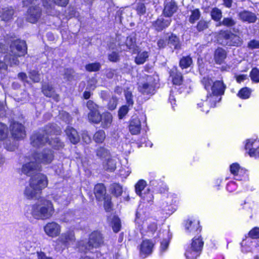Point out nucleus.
<instances>
[{"label":"nucleus","mask_w":259,"mask_h":259,"mask_svg":"<svg viewBox=\"0 0 259 259\" xmlns=\"http://www.w3.org/2000/svg\"><path fill=\"white\" fill-rule=\"evenodd\" d=\"M111 191L112 194L118 197L122 194V188L118 184H113L111 186Z\"/></svg>","instance_id":"nucleus-47"},{"label":"nucleus","mask_w":259,"mask_h":259,"mask_svg":"<svg viewBox=\"0 0 259 259\" xmlns=\"http://www.w3.org/2000/svg\"><path fill=\"white\" fill-rule=\"evenodd\" d=\"M69 0H44L43 5L47 9V12L50 15H54L53 12L55 4L61 7H65Z\"/></svg>","instance_id":"nucleus-18"},{"label":"nucleus","mask_w":259,"mask_h":259,"mask_svg":"<svg viewBox=\"0 0 259 259\" xmlns=\"http://www.w3.org/2000/svg\"><path fill=\"white\" fill-rule=\"evenodd\" d=\"M11 49L15 56L11 59L7 56L5 57L4 62L0 61V70H6L8 65L18 64V60L16 56H21L25 54L27 50L26 43L23 40H15L11 45Z\"/></svg>","instance_id":"nucleus-6"},{"label":"nucleus","mask_w":259,"mask_h":259,"mask_svg":"<svg viewBox=\"0 0 259 259\" xmlns=\"http://www.w3.org/2000/svg\"><path fill=\"white\" fill-rule=\"evenodd\" d=\"M148 214L142 208L140 204L136 213L135 219L136 225L142 234L147 232L153 233L157 229V225L148 219Z\"/></svg>","instance_id":"nucleus-7"},{"label":"nucleus","mask_w":259,"mask_h":259,"mask_svg":"<svg viewBox=\"0 0 259 259\" xmlns=\"http://www.w3.org/2000/svg\"><path fill=\"white\" fill-rule=\"evenodd\" d=\"M117 104V99L115 97H113L108 103V108L110 110H114L116 107Z\"/></svg>","instance_id":"nucleus-62"},{"label":"nucleus","mask_w":259,"mask_h":259,"mask_svg":"<svg viewBox=\"0 0 259 259\" xmlns=\"http://www.w3.org/2000/svg\"><path fill=\"white\" fill-rule=\"evenodd\" d=\"M245 149L248 151L250 156L259 157V140L253 139L247 140L245 144Z\"/></svg>","instance_id":"nucleus-16"},{"label":"nucleus","mask_w":259,"mask_h":259,"mask_svg":"<svg viewBox=\"0 0 259 259\" xmlns=\"http://www.w3.org/2000/svg\"><path fill=\"white\" fill-rule=\"evenodd\" d=\"M173 83L175 85H180L182 81V76L180 72L177 71V69H173L170 72Z\"/></svg>","instance_id":"nucleus-36"},{"label":"nucleus","mask_w":259,"mask_h":259,"mask_svg":"<svg viewBox=\"0 0 259 259\" xmlns=\"http://www.w3.org/2000/svg\"><path fill=\"white\" fill-rule=\"evenodd\" d=\"M171 22L170 19H164L163 18H159L155 21L153 26L154 28L157 31H161L163 29L167 27Z\"/></svg>","instance_id":"nucleus-25"},{"label":"nucleus","mask_w":259,"mask_h":259,"mask_svg":"<svg viewBox=\"0 0 259 259\" xmlns=\"http://www.w3.org/2000/svg\"><path fill=\"white\" fill-rule=\"evenodd\" d=\"M249 238L253 240L255 238H259V228H254L252 229L248 234Z\"/></svg>","instance_id":"nucleus-60"},{"label":"nucleus","mask_w":259,"mask_h":259,"mask_svg":"<svg viewBox=\"0 0 259 259\" xmlns=\"http://www.w3.org/2000/svg\"><path fill=\"white\" fill-rule=\"evenodd\" d=\"M117 161L113 158H108L103 163V168L108 171H113L116 168Z\"/></svg>","instance_id":"nucleus-33"},{"label":"nucleus","mask_w":259,"mask_h":259,"mask_svg":"<svg viewBox=\"0 0 259 259\" xmlns=\"http://www.w3.org/2000/svg\"><path fill=\"white\" fill-rule=\"evenodd\" d=\"M8 135V130L7 126L0 123V141L5 139Z\"/></svg>","instance_id":"nucleus-51"},{"label":"nucleus","mask_w":259,"mask_h":259,"mask_svg":"<svg viewBox=\"0 0 259 259\" xmlns=\"http://www.w3.org/2000/svg\"><path fill=\"white\" fill-rule=\"evenodd\" d=\"M106 137L105 133L103 130L97 132L94 136V140L96 143H102Z\"/></svg>","instance_id":"nucleus-45"},{"label":"nucleus","mask_w":259,"mask_h":259,"mask_svg":"<svg viewBox=\"0 0 259 259\" xmlns=\"http://www.w3.org/2000/svg\"><path fill=\"white\" fill-rule=\"evenodd\" d=\"M146 186V182L143 180H139L135 185L136 193L138 195H141L142 191L143 190Z\"/></svg>","instance_id":"nucleus-44"},{"label":"nucleus","mask_w":259,"mask_h":259,"mask_svg":"<svg viewBox=\"0 0 259 259\" xmlns=\"http://www.w3.org/2000/svg\"><path fill=\"white\" fill-rule=\"evenodd\" d=\"M202 83L207 94L197 103V108L201 111L207 113L210 109L214 107L219 102L225 91V87L222 81L213 80L209 76H205L202 80Z\"/></svg>","instance_id":"nucleus-1"},{"label":"nucleus","mask_w":259,"mask_h":259,"mask_svg":"<svg viewBox=\"0 0 259 259\" xmlns=\"http://www.w3.org/2000/svg\"><path fill=\"white\" fill-rule=\"evenodd\" d=\"M61 226L55 222L48 223L44 228L45 233L51 237H56L61 233Z\"/></svg>","instance_id":"nucleus-17"},{"label":"nucleus","mask_w":259,"mask_h":259,"mask_svg":"<svg viewBox=\"0 0 259 259\" xmlns=\"http://www.w3.org/2000/svg\"><path fill=\"white\" fill-rule=\"evenodd\" d=\"M25 215L31 214L36 220H47L52 217L54 208L52 202L45 198H40L36 203L26 207Z\"/></svg>","instance_id":"nucleus-4"},{"label":"nucleus","mask_w":259,"mask_h":259,"mask_svg":"<svg viewBox=\"0 0 259 259\" xmlns=\"http://www.w3.org/2000/svg\"><path fill=\"white\" fill-rule=\"evenodd\" d=\"M31 177L29 184L24 190V195L28 199H37L41 190L47 186L48 180L47 177L42 174H35Z\"/></svg>","instance_id":"nucleus-5"},{"label":"nucleus","mask_w":259,"mask_h":259,"mask_svg":"<svg viewBox=\"0 0 259 259\" xmlns=\"http://www.w3.org/2000/svg\"><path fill=\"white\" fill-rule=\"evenodd\" d=\"M97 155L102 159H106V160L110 158V152L108 150L104 147H100L97 150Z\"/></svg>","instance_id":"nucleus-41"},{"label":"nucleus","mask_w":259,"mask_h":259,"mask_svg":"<svg viewBox=\"0 0 259 259\" xmlns=\"http://www.w3.org/2000/svg\"><path fill=\"white\" fill-rule=\"evenodd\" d=\"M231 173L235 179L238 181L245 180L248 179L246 170L241 168L238 163H232L230 166Z\"/></svg>","instance_id":"nucleus-15"},{"label":"nucleus","mask_w":259,"mask_h":259,"mask_svg":"<svg viewBox=\"0 0 259 259\" xmlns=\"http://www.w3.org/2000/svg\"><path fill=\"white\" fill-rule=\"evenodd\" d=\"M29 77L34 82H38L40 79V74L35 70L29 72Z\"/></svg>","instance_id":"nucleus-59"},{"label":"nucleus","mask_w":259,"mask_h":259,"mask_svg":"<svg viewBox=\"0 0 259 259\" xmlns=\"http://www.w3.org/2000/svg\"><path fill=\"white\" fill-rule=\"evenodd\" d=\"M251 91L248 88H243L240 90L238 93V96L242 99H246L249 98L250 96Z\"/></svg>","instance_id":"nucleus-46"},{"label":"nucleus","mask_w":259,"mask_h":259,"mask_svg":"<svg viewBox=\"0 0 259 259\" xmlns=\"http://www.w3.org/2000/svg\"><path fill=\"white\" fill-rule=\"evenodd\" d=\"M124 96L126 101V104L128 105V106H133L134 101L132 88L129 87L126 88L124 91Z\"/></svg>","instance_id":"nucleus-40"},{"label":"nucleus","mask_w":259,"mask_h":259,"mask_svg":"<svg viewBox=\"0 0 259 259\" xmlns=\"http://www.w3.org/2000/svg\"><path fill=\"white\" fill-rule=\"evenodd\" d=\"M10 131L14 139H23L25 136L24 126L20 123L14 122L10 125Z\"/></svg>","instance_id":"nucleus-19"},{"label":"nucleus","mask_w":259,"mask_h":259,"mask_svg":"<svg viewBox=\"0 0 259 259\" xmlns=\"http://www.w3.org/2000/svg\"><path fill=\"white\" fill-rule=\"evenodd\" d=\"M42 92L44 94L49 97L53 98L55 100L57 101L59 96L55 94L52 85L49 84H44L42 87Z\"/></svg>","instance_id":"nucleus-29"},{"label":"nucleus","mask_w":259,"mask_h":259,"mask_svg":"<svg viewBox=\"0 0 259 259\" xmlns=\"http://www.w3.org/2000/svg\"><path fill=\"white\" fill-rule=\"evenodd\" d=\"M97 80L95 78L92 77L88 81L87 89L89 90H94L96 88Z\"/></svg>","instance_id":"nucleus-63"},{"label":"nucleus","mask_w":259,"mask_h":259,"mask_svg":"<svg viewBox=\"0 0 259 259\" xmlns=\"http://www.w3.org/2000/svg\"><path fill=\"white\" fill-rule=\"evenodd\" d=\"M226 56L227 54L225 50L222 48L217 49L214 55L215 62L219 64H222L226 58Z\"/></svg>","instance_id":"nucleus-32"},{"label":"nucleus","mask_w":259,"mask_h":259,"mask_svg":"<svg viewBox=\"0 0 259 259\" xmlns=\"http://www.w3.org/2000/svg\"><path fill=\"white\" fill-rule=\"evenodd\" d=\"M54 159V154L52 150L45 149L41 153L34 154L30 161L23 165L21 171L28 176L38 174L40 170V164H48Z\"/></svg>","instance_id":"nucleus-3"},{"label":"nucleus","mask_w":259,"mask_h":259,"mask_svg":"<svg viewBox=\"0 0 259 259\" xmlns=\"http://www.w3.org/2000/svg\"><path fill=\"white\" fill-rule=\"evenodd\" d=\"M103 243L101 234L98 231L92 233L87 242L85 240H80L77 243V247L80 251L93 252L94 249L100 246Z\"/></svg>","instance_id":"nucleus-8"},{"label":"nucleus","mask_w":259,"mask_h":259,"mask_svg":"<svg viewBox=\"0 0 259 259\" xmlns=\"http://www.w3.org/2000/svg\"><path fill=\"white\" fill-rule=\"evenodd\" d=\"M200 16V13L198 9H194L191 12V15L189 18V21L191 23H194L198 20Z\"/></svg>","instance_id":"nucleus-49"},{"label":"nucleus","mask_w":259,"mask_h":259,"mask_svg":"<svg viewBox=\"0 0 259 259\" xmlns=\"http://www.w3.org/2000/svg\"><path fill=\"white\" fill-rule=\"evenodd\" d=\"M250 77L253 82H259V70L256 68L252 69L250 72Z\"/></svg>","instance_id":"nucleus-50"},{"label":"nucleus","mask_w":259,"mask_h":259,"mask_svg":"<svg viewBox=\"0 0 259 259\" xmlns=\"http://www.w3.org/2000/svg\"><path fill=\"white\" fill-rule=\"evenodd\" d=\"M75 240L74 234L72 231H67L62 233L57 240L56 248L63 250L68 247Z\"/></svg>","instance_id":"nucleus-12"},{"label":"nucleus","mask_w":259,"mask_h":259,"mask_svg":"<svg viewBox=\"0 0 259 259\" xmlns=\"http://www.w3.org/2000/svg\"><path fill=\"white\" fill-rule=\"evenodd\" d=\"M85 68L89 71H96L100 68V64L99 63H90L85 66Z\"/></svg>","instance_id":"nucleus-58"},{"label":"nucleus","mask_w":259,"mask_h":259,"mask_svg":"<svg viewBox=\"0 0 259 259\" xmlns=\"http://www.w3.org/2000/svg\"><path fill=\"white\" fill-rule=\"evenodd\" d=\"M203 242L200 236H195L186 248L185 256L187 259H196L200 254Z\"/></svg>","instance_id":"nucleus-10"},{"label":"nucleus","mask_w":259,"mask_h":259,"mask_svg":"<svg viewBox=\"0 0 259 259\" xmlns=\"http://www.w3.org/2000/svg\"><path fill=\"white\" fill-rule=\"evenodd\" d=\"M70 200L71 197H67L65 194L59 196L58 198H56V200L58 201V202L63 205H67L70 202Z\"/></svg>","instance_id":"nucleus-57"},{"label":"nucleus","mask_w":259,"mask_h":259,"mask_svg":"<svg viewBox=\"0 0 259 259\" xmlns=\"http://www.w3.org/2000/svg\"><path fill=\"white\" fill-rule=\"evenodd\" d=\"M101 126L103 128H108L111 124L112 116L109 112L103 113L101 116Z\"/></svg>","instance_id":"nucleus-34"},{"label":"nucleus","mask_w":259,"mask_h":259,"mask_svg":"<svg viewBox=\"0 0 259 259\" xmlns=\"http://www.w3.org/2000/svg\"><path fill=\"white\" fill-rule=\"evenodd\" d=\"M168 44L169 45L170 47H174L175 49H180L179 39L177 36L175 35L171 34L169 37Z\"/></svg>","instance_id":"nucleus-39"},{"label":"nucleus","mask_w":259,"mask_h":259,"mask_svg":"<svg viewBox=\"0 0 259 259\" xmlns=\"http://www.w3.org/2000/svg\"><path fill=\"white\" fill-rule=\"evenodd\" d=\"M141 129V121L137 117H133L129 125V130L132 135L138 134Z\"/></svg>","instance_id":"nucleus-24"},{"label":"nucleus","mask_w":259,"mask_h":259,"mask_svg":"<svg viewBox=\"0 0 259 259\" xmlns=\"http://www.w3.org/2000/svg\"><path fill=\"white\" fill-rule=\"evenodd\" d=\"M236 24V21L231 18H225L223 21L220 22L219 25H224L225 26L231 27Z\"/></svg>","instance_id":"nucleus-52"},{"label":"nucleus","mask_w":259,"mask_h":259,"mask_svg":"<svg viewBox=\"0 0 259 259\" xmlns=\"http://www.w3.org/2000/svg\"><path fill=\"white\" fill-rule=\"evenodd\" d=\"M135 43L136 37L135 34H133L127 37L125 42L127 48L130 50H135L136 47Z\"/></svg>","instance_id":"nucleus-42"},{"label":"nucleus","mask_w":259,"mask_h":259,"mask_svg":"<svg viewBox=\"0 0 259 259\" xmlns=\"http://www.w3.org/2000/svg\"><path fill=\"white\" fill-rule=\"evenodd\" d=\"M149 55L148 52L143 51L138 53L135 58V62L136 64L140 65L144 63L148 58Z\"/></svg>","instance_id":"nucleus-38"},{"label":"nucleus","mask_w":259,"mask_h":259,"mask_svg":"<svg viewBox=\"0 0 259 259\" xmlns=\"http://www.w3.org/2000/svg\"><path fill=\"white\" fill-rule=\"evenodd\" d=\"M94 193L97 199L100 200L104 198L106 193V189L102 184H97L95 186Z\"/></svg>","instance_id":"nucleus-35"},{"label":"nucleus","mask_w":259,"mask_h":259,"mask_svg":"<svg viewBox=\"0 0 259 259\" xmlns=\"http://www.w3.org/2000/svg\"><path fill=\"white\" fill-rule=\"evenodd\" d=\"M140 196L141 197L142 199L144 202H151L153 201V195L151 192L148 190L147 193H142Z\"/></svg>","instance_id":"nucleus-55"},{"label":"nucleus","mask_w":259,"mask_h":259,"mask_svg":"<svg viewBox=\"0 0 259 259\" xmlns=\"http://www.w3.org/2000/svg\"><path fill=\"white\" fill-rule=\"evenodd\" d=\"M248 47L251 49H259V40H251L248 43Z\"/></svg>","instance_id":"nucleus-64"},{"label":"nucleus","mask_w":259,"mask_h":259,"mask_svg":"<svg viewBox=\"0 0 259 259\" xmlns=\"http://www.w3.org/2000/svg\"><path fill=\"white\" fill-rule=\"evenodd\" d=\"M237 188V184L234 181L230 182L227 185V190L230 192L235 191Z\"/></svg>","instance_id":"nucleus-61"},{"label":"nucleus","mask_w":259,"mask_h":259,"mask_svg":"<svg viewBox=\"0 0 259 259\" xmlns=\"http://www.w3.org/2000/svg\"><path fill=\"white\" fill-rule=\"evenodd\" d=\"M242 251L247 252L251 251L253 250V247L256 244L255 241L252 240L250 238H246L243 240L241 242Z\"/></svg>","instance_id":"nucleus-27"},{"label":"nucleus","mask_w":259,"mask_h":259,"mask_svg":"<svg viewBox=\"0 0 259 259\" xmlns=\"http://www.w3.org/2000/svg\"><path fill=\"white\" fill-rule=\"evenodd\" d=\"M20 235L21 236L20 243L27 250H29L31 248L35 247L36 239L32 236L30 231L27 230L21 231Z\"/></svg>","instance_id":"nucleus-13"},{"label":"nucleus","mask_w":259,"mask_h":259,"mask_svg":"<svg viewBox=\"0 0 259 259\" xmlns=\"http://www.w3.org/2000/svg\"><path fill=\"white\" fill-rule=\"evenodd\" d=\"M131 169L129 166H122L119 169L120 176L124 178H126L131 174Z\"/></svg>","instance_id":"nucleus-54"},{"label":"nucleus","mask_w":259,"mask_h":259,"mask_svg":"<svg viewBox=\"0 0 259 259\" xmlns=\"http://www.w3.org/2000/svg\"><path fill=\"white\" fill-rule=\"evenodd\" d=\"M111 224L113 230L114 232L117 233L119 231L121 228V223L119 219L116 217L113 216L112 219Z\"/></svg>","instance_id":"nucleus-43"},{"label":"nucleus","mask_w":259,"mask_h":259,"mask_svg":"<svg viewBox=\"0 0 259 259\" xmlns=\"http://www.w3.org/2000/svg\"><path fill=\"white\" fill-rule=\"evenodd\" d=\"M133 106H128V105L122 106L118 111V116L120 119L122 118L128 112L130 108Z\"/></svg>","instance_id":"nucleus-56"},{"label":"nucleus","mask_w":259,"mask_h":259,"mask_svg":"<svg viewBox=\"0 0 259 259\" xmlns=\"http://www.w3.org/2000/svg\"><path fill=\"white\" fill-rule=\"evenodd\" d=\"M186 232L188 234H194L200 231L199 221L195 219H188L185 224Z\"/></svg>","instance_id":"nucleus-21"},{"label":"nucleus","mask_w":259,"mask_h":259,"mask_svg":"<svg viewBox=\"0 0 259 259\" xmlns=\"http://www.w3.org/2000/svg\"><path fill=\"white\" fill-rule=\"evenodd\" d=\"M153 247V243L149 240H144L140 245V253L144 257L150 254Z\"/></svg>","instance_id":"nucleus-23"},{"label":"nucleus","mask_w":259,"mask_h":259,"mask_svg":"<svg viewBox=\"0 0 259 259\" xmlns=\"http://www.w3.org/2000/svg\"><path fill=\"white\" fill-rule=\"evenodd\" d=\"M65 132L68 138L72 144H75L79 142V136L74 128L68 126Z\"/></svg>","instance_id":"nucleus-26"},{"label":"nucleus","mask_w":259,"mask_h":259,"mask_svg":"<svg viewBox=\"0 0 259 259\" xmlns=\"http://www.w3.org/2000/svg\"><path fill=\"white\" fill-rule=\"evenodd\" d=\"M239 19L244 22L248 23H254L256 21L257 18L255 14L248 11H243L238 14Z\"/></svg>","instance_id":"nucleus-22"},{"label":"nucleus","mask_w":259,"mask_h":259,"mask_svg":"<svg viewBox=\"0 0 259 259\" xmlns=\"http://www.w3.org/2000/svg\"><path fill=\"white\" fill-rule=\"evenodd\" d=\"M178 200L177 195L170 193L167 197L164 199L160 204V207L163 213L166 215H170L176 210L174 206Z\"/></svg>","instance_id":"nucleus-11"},{"label":"nucleus","mask_w":259,"mask_h":259,"mask_svg":"<svg viewBox=\"0 0 259 259\" xmlns=\"http://www.w3.org/2000/svg\"><path fill=\"white\" fill-rule=\"evenodd\" d=\"M211 16L213 20L218 21L222 18V12L218 8H214L211 12Z\"/></svg>","instance_id":"nucleus-53"},{"label":"nucleus","mask_w":259,"mask_h":259,"mask_svg":"<svg viewBox=\"0 0 259 259\" xmlns=\"http://www.w3.org/2000/svg\"><path fill=\"white\" fill-rule=\"evenodd\" d=\"M87 106L90 112L88 114V119L90 122L98 123L100 122L101 115L98 110V106L92 101L89 100Z\"/></svg>","instance_id":"nucleus-14"},{"label":"nucleus","mask_w":259,"mask_h":259,"mask_svg":"<svg viewBox=\"0 0 259 259\" xmlns=\"http://www.w3.org/2000/svg\"><path fill=\"white\" fill-rule=\"evenodd\" d=\"M233 31L238 34H235L228 31H221L218 35V41L223 45L239 46L242 43L239 36V31L234 29Z\"/></svg>","instance_id":"nucleus-9"},{"label":"nucleus","mask_w":259,"mask_h":259,"mask_svg":"<svg viewBox=\"0 0 259 259\" xmlns=\"http://www.w3.org/2000/svg\"><path fill=\"white\" fill-rule=\"evenodd\" d=\"M177 6L174 2L167 3L163 11L164 15L166 17H171L177 11Z\"/></svg>","instance_id":"nucleus-28"},{"label":"nucleus","mask_w":259,"mask_h":259,"mask_svg":"<svg viewBox=\"0 0 259 259\" xmlns=\"http://www.w3.org/2000/svg\"><path fill=\"white\" fill-rule=\"evenodd\" d=\"M139 90L144 94H153L155 92V86L153 83H144L139 85Z\"/></svg>","instance_id":"nucleus-30"},{"label":"nucleus","mask_w":259,"mask_h":259,"mask_svg":"<svg viewBox=\"0 0 259 259\" xmlns=\"http://www.w3.org/2000/svg\"><path fill=\"white\" fill-rule=\"evenodd\" d=\"M61 133V129L56 124L47 125L44 131L33 134L30 138L31 144L33 147H39L44 145L47 142L55 149L59 150L63 147L64 144L57 137L49 139V136L58 135Z\"/></svg>","instance_id":"nucleus-2"},{"label":"nucleus","mask_w":259,"mask_h":259,"mask_svg":"<svg viewBox=\"0 0 259 259\" xmlns=\"http://www.w3.org/2000/svg\"><path fill=\"white\" fill-rule=\"evenodd\" d=\"M40 16L41 11L39 7H31L27 11L26 19L31 23H35L39 20Z\"/></svg>","instance_id":"nucleus-20"},{"label":"nucleus","mask_w":259,"mask_h":259,"mask_svg":"<svg viewBox=\"0 0 259 259\" xmlns=\"http://www.w3.org/2000/svg\"><path fill=\"white\" fill-rule=\"evenodd\" d=\"M162 234V236H165V237H163L162 241L160 242V251L161 253L167 250L169 244V241L170 238L168 231L165 230L163 232Z\"/></svg>","instance_id":"nucleus-31"},{"label":"nucleus","mask_w":259,"mask_h":259,"mask_svg":"<svg viewBox=\"0 0 259 259\" xmlns=\"http://www.w3.org/2000/svg\"><path fill=\"white\" fill-rule=\"evenodd\" d=\"M14 14V10L12 8H6L0 11V17L4 21H8L11 19Z\"/></svg>","instance_id":"nucleus-37"},{"label":"nucleus","mask_w":259,"mask_h":259,"mask_svg":"<svg viewBox=\"0 0 259 259\" xmlns=\"http://www.w3.org/2000/svg\"><path fill=\"white\" fill-rule=\"evenodd\" d=\"M192 62V59L190 57H184L181 59L180 65L182 68H186L189 67Z\"/></svg>","instance_id":"nucleus-48"}]
</instances>
